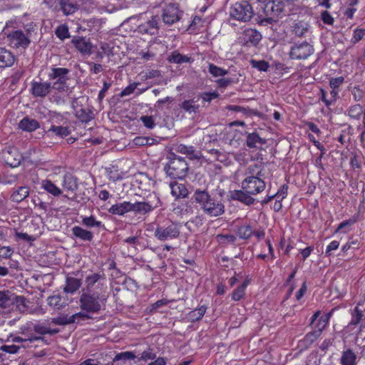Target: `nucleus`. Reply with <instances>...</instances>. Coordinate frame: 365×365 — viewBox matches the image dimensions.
Instances as JSON below:
<instances>
[{
    "mask_svg": "<svg viewBox=\"0 0 365 365\" xmlns=\"http://www.w3.org/2000/svg\"><path fill=\"white\" fill-rule=\"evenodd\" d=\"M29 195V187L27 186H21L13 192L11 195V200L15 202H21Z\"/></svg>",
    "mask_w": 365,
    "mask_h": 365,
    "instance_id": "nucleus-33",
    "label": "nucleus"
},
{
    "mask_svg": "<svg viewBox=\"0 0 365 365\" xmlns=\"http://www.w3.org/2000/svg\"><path fill=\"white\" fill-rule=\"evenodd\" d=\"M51 322L56 325H66L72 324V320L71 319V317L68 315H61L57 317H54L51 319Z\"/></svg>",
    "mask_w": 365,
    "mask_h": 365,
    "instance_id": "nucleus-54",
    "label": "nucleus"
},
{
    "mask_svg": "<svg viewBox=\"0 0 365 365\" xmlns=\"http://www.w3.org/2000/svg\"><path fill=\"white\" fill-rule=\"evenodd\" d=\"M262 170L263 168L261 165H250L246 170L245 175L247 177L254 176L262 178L263 176Z\"/></svg>",
    "mask_w": 365,
    "mask_h": 365,
    "instance_id": "nucleus-46",
    "label": "nucleus"
},
{
    "mask_svg": "<svg viewBox=\"0 0 365 365\" xmlns=\"http://www.w3.org/2000/svg\"><path fill=\"white\" fill-rule=\"evenodd\" d=\"M50 132L53 133L56 136L59 138H63L69 135L71 133V130L68 126L52 125L48 130V133Z\"/></svg>",
    "mask_w": 365,
    "mask_h": 365,
    "instance_id": "nucleus-41",
    "label": "nucleus"
},
{
    "mask_svg": "<svg viewBox=\"0 0 365 365\" xmlns=\"http://www.w3.org/2000/svg\"><path fill=\"white\" fill-rule=\"evenodd\" d=\"M60 9L66 16L74 14L78 10V4L70 0H60Z\"/></svg>",
    "mask_w": 365,
    "mask_h": 365,
    "instance_id": "nucleus-34",
    "label": "nucleus"
},
{
    "mask_svg": "<svg viewBox=\"0 0 365 365\" xmlns=\"http://www.w3.org/2000/svg\"><path fill=\"white\" fill-rule=\"evenodd\" d=\"M30 304V300L24 296L18 295L9 289L0 291V309L2 313L17 311L21 314H26Z\"/></svg>",
    "mask_w": 365,
    "mask_h": 365,
    "instance_id": "nucleus-3",
    "label": "nucleus"
},
{
    "mask_svg": "<svg viewBox=\"0 0 365 365\" xmlns=\"http://www.w3.org/2000/svg\"><path fill=\"white\" fill-rule=\"evenodd\" d=\"M208 71L215 77L223 76L228 73L227 70H224L212 63L209 65Z\"/></svg>",
    "mask_w": 365,
    "mask_h": 365,
    "instance_id": "nucleus-55",
    "label": "nucleus"
},
{
    "mask_svg": "<svg viewBox=\"0 0 365 365\" xmlns=\"http://www.w3.org/2000/svg\"><path fill=\"white\" fill-rule=\"evenodd\" d=\"M365 36V29H356L354 31L353 36L351 38L352 44H356L357 42L361 41L364 36Z\"/></svg>",
    "mask_w": 365,
    "mask_h": 365,
    "instance_id": "nucleus-59",
    "label": "nucleus"
},
{
    "mask_svg": "<svg viewBox=\"0 0 365 365\" xmlns=\"http://www.w3.org/2000/svg\"><path fill=\"white\" fill-rule=\"evenodd\" d=\"M170 187L171 194L176 198L185 197L188 195V190L184 184L173 182H170Z\"/></svg>",
    "mask_w": 365,
    "mask_h": 365,
    "instance_id": "nucleus-28",
    "label": "nucleus"
},
{
    "mask_svg": "<svg viewBox=\"0 0 365 365\" xmlns=\"http://www.w3.org/2000/svg\"><path fill=\"white\" fill-rule=\"evenodd\" d=\"M266 187V183L260 177H246L242 182V188L250 195H257Z\"/></svg>",
    "mask_w": 365,
    "mask_h": 365,
    "instance_id": "nucleus-11",
    "label": "nucleus"
},
{
    "mask_svg": "<svg viewBox=\"0 0 365 365\" xmlns=\"http://www.w3.org/2000/svg\"><path fill=\"white\" fill-rule=\"evenodd\" d=\"M217 242L222 247H226L228 245L235 244L237 237L232 234H220L216 236Z\"/></svg>",
    "mask_w": 365,
    "mask_h": 365,
    "instance_id": "nucleus-44",
    "label": "nucleus"
},
{
    "mask_svg": "<svg viewBox=\"0 0 365 365\" xmlns=\"http://www.w3.org/2000/svg\"><path fill=\"white\" fill-rule=\"evenodd\" d=\"M61 300L62 298L60 295L51 296L48 298V304L55 309H60L63 307Z\"/></svg>",
    "mask_w": 365,
    "mask_h": 365,
    "instance_id": "nucleus-52",
    "label": "nucleus"
},
{
    "mask_svg": "<svg viewBox=\"0 0 365 365\" xmlns=\"http://www.w3.org/2000/svg\"><path fill=\"white\" fill-rule=\"evenodd\" d=\"M342 365H356L357 356L351 349H347L342 352L341 359Z\"/></svg>",
    "mask_w": 365,
    "mask_h": 365,
    "instance_id": "nucleus-30",
    "label": "nucleus"
},
{
    "mask_svg": "<svg viewBox=\"0 0 365 365\" xmlns=\"http://www.w3.org/2000/svg\"><path fill=\"white\" fill-rule=\"evenodd\" d=\"M251 195L242 188L240 190H235L232 195V198L247 205H251L255 202V200Z\"/></svg>",
    "mask_w": 365,
    "mask_h": 365,
    "instance_id": "nucleus-23",
    "label": "nucleus"
},
{
    "mask_svg": "<svg viewBox=\"0 0 365 365\" xmlns=\"http://www.w3.org/2000/svg\"><path fill=\"white\" fill-rule=\"evenodd\" d=\"M107 177L110 180L115 182L123 179L121 173L118 172L117 167L111 166L106 169Z\"/></svg>",
    "mask_w": 365,
    "mask_h": 365,
    "instance_id": "nucleus-48",
    "label": "nucleus"
},
{
    "mask_svg": "<svg viewBox=\"0 0 365 365\" xmlns=\"http://www.w3.org/2000/svg\"><path fill=\"white\" fill-rule=\"evenodd\" d=\"M263 12L266 17L262 16L256 19L259 25L266 26L276 22L279 18H282L284 12V5L280 1L273 0L265 4L263 7Z\"/></svg>",
    "mask_w": 365,
    "mask_h": 365,
    "instance_id": "nucleus-4",
    "label": "nucleus"
},
{
    "mask_svg": "<svg viewBox=\"0 0 365 365\" xmlns=\"http://www.w3.org/2000/svg\"><path fill=\"white\" fill-rule=\"evenodd\" d=\"M82 224L85 227L88 228H93V227H103L104 228V225H103L102 222L96 220V217L93 215H91L89 217H83L82 218Z\"/></svg>",
    "mask_w": 365,
    "mask_h": 365,
    "instance_id": "nucleus-45",
    "label": "nucleus"
},
{
    "mask_svg": "<svg viewBox=\"0 0 365 365\" xmlns=\"http://www.w3.org/2000/svg\"><path fill=\"white\" fill-rule=\"evenodd\" d=\"M250 283V279H246L241 285L236 288L232 293V299L234 301H240L245 294V289Z\"/></svg>",
    "mask_w": 365,
    "mask_h": 365,
    "instance_id": "nucleus-39",
    "label": "nucleus"
},
{
    "mask_svg": "<svg viewBox=\"0 0 365 365\" xmlns=\"http://www.w3.org/2000/svg\"><path fill=\"white\" fill-rule=\"evenodd\" d=\"M320 331H318L317 329L312 331H310L306 334L304 336V341L306 344H311L314 342L321 335Z\"/></svg>",
    "mask_w": 365,
    "mask_h": 365,
    "instance_id": "nucleus-57",
    "label": "nucleus"
},
{
    "mask_svg": "<svg viewBox=\"0 0 365 365\" xmlns=\"http://www.w3.org/2000/svg\"><path fill=\"white\" fill-rule=\"evenodd\" d=\"M181 225L174 222H170L165 225L158 224L154 237L160 242L176 240L180 237Z\"/></svg>",
    "mask_w": 365,
    "mask_h": 365,
    "instance_id": "nucleus-6",
    "label": "nucleus"
},
{
    "mask_svg": "<svg viewBox=\"0 0 365 365\" xmlns=\"http://www.w3.org/2000/svg\"><path fill=\"white\" fill-rule=\"evenodd\" d=\"M71 42L81 53H91L92 45L86 39L85 37H74Z\"/></svg>",
    "mask_w": 365,
    "mask_h": 365,
    "instance_id": "nucleus-21",
    "label": "nucleus"
},
{
    "mask_svg": "<svg viewBox=\"0 0 365 365\" xmlns=\"http://www.w3.org/2000/svg\"><path fill=\"white\" fill-rule=\"evenodd\" d=\"M52 84L51 82H41L33 81L31 82V92L34 97H45L51 91Z\"/></svg>",
    "mask_w": 365,
    "mask_h": 365,
    "instance_id": "nucleus-13",
    "label": "nucleus"
},
{
    "mask_svg": "<svg viewBox=\"0 0 365 365\" xmlns=\"http://www.w3.org/2000/svg\"><path fill=\"white\" fill-rule=\"evenodd\" d=\"M91 313H88L85 311H81L78 313H76L71 317V319L72 320L73 323H78L79 321H83L86 319H91L92 317L90 316Z\"/></svg>",
    "mask_w": 365,
    "mask_h": 365,
    "instance_id": "nucleus-53",
    "label": "nucleus"
},
{
    "mask_svg": "<svg viewBox=\"0 0 365 365\" xmlns=\"http://www.w3.org/2000/svg\"><path fill=\"white\" fill-rule=\"evenodd\" d=\"M21 346L16 345H2L0 347V351L9 353V354H16Z\"/></svg>",
    "mask_w": 365,
    "mask_h": 365,
    "instance_id": "nucleus-62",
    "label": "nucleus"
},
{
    "mask_svg": "<svg viewBox=\"0 0 365 365\" xmlns=\"http://www.w3.org/2000/svg\"><path fill=\"white\" fill-rule=\"evenodd\" d=\"M359 220V215H353L351 218H349V220H344L343 222H341L337 229H336V232H338L339 230L343 229L344 227H345L346 226H348V225H354V223H356V222H358Z\"/></svg>",
    "mask_w": 365,
    "mask_h": 365,
    "instance_id": "nucleus-60",
    "label": "nucleus"
},
{
    "mask_svg": "<svg viewBox=\"0 0 365 365\" xmlns=\"http://www.w3.org/2000/svg\"><path fill=\"white\" fill-rule=\"evenodd\" d=\"M137 351H123L117 354L113 359V365H131V361L136 360Z\"/></svg>",
    "mask_w": 365,
    "mask_h": 365,
    "instance_id": "nucleus-17",
    "label": "nucleus"
},
{
    "mask_svg": "<svg viewBox=\"0 0 365 365\" xmlns=\"http://www.w3.org/2000/svg\"><path fill=\"white\" fill-rule=\"evenodd\" d=\"M266 143V140L261 138L256 132L249 133L246 136V145L250 148H257V144L261 145Z\"/></svg>",
    "mask_w": 365,
    "mask_h": 365,
    "instance_id": "nucleus-25",
    "label": "nucleus"
},
{
    "mask_svg": "<svg viewBox=\"0 0 365 365\" xmlns=\"http://www.w3.org/2000/svg\"><path fill=\"white\" fill-rule=\"evenodd\" d=\"M364 110L360 104L351 105L346 111L347 115L354 120H359Z\"/></svg>",
    "mask_w": 365,
    "mask_h": 365,
    "instance_id": "nucleus-40",
    "label": "nucleus"
},
{
    "mask_svg": "<svg viewBox=\"0 0 365 365\" xmlns=\"http://www.w3.org/2000/svg\"><path fill=\"white\" fill-rule=\"evenodd\" d=\"M365 327V316L358 307H356L351 312V319L346 326L349 331H352L355 327Z\"/></svg>",
    "mask_w": 365,
    "mask_h": 365,
    "instance_id": "nucleus-16",
    "label": "nucleus"
},
{
    "mask_svg": "<svg viewBox=\"0 0 365 365\" xmlns=\"http://www.w3.org/2000/svg\"><path fill=\"white\" fill-rule=\"evenodd\" d=\"M309 138L310 140L314 143V145L321 151L320 155L315 160V165L317 167L320 168L321 169H324L323 165L322 163V158H323L324 155L326 153L327 150L322 144H321L318 140H315L314 137L312 135L309 134Z\"/></svg>",
    "mask_w": 365,
    "mask_h": 365,
    "instance_id": "nucleus-42",
    "label": "nucleus"
},
{
    "mask_svg": "<svg viewBox=\"0 0 365 365\" xmlns=\"http://www.w3.org/2000/svg\"><path fill=\"white\" fill-rule=\"evenodd\" d=\"M188 170V164L185 158L174 153L170 155L169 162L164 168L167 175L173 179H182L187 175Z\"/></svg>",
    "mask_w": 365,
    "mask_h": 365,
    "instance_id": "nucleus-5",
    "label": "nucleus"
},
{
    "mask_svg": "<svg viewBox=\"0 0 365 365\" xmlns=\"http://www.w3.org/2000/svg\"><path fill=\"white\" fill-rule=\"evenodd\" d=\"M159 18L153 16L151 19L138 26V30L142 34L155 35L158 30Z\"/></svg>",
    "mask_w": 365,
    "mask_h": 365,
    "instance_id": "nucleus-14",
    "label": "nucleus"
},
{
    "mask_svg": "<svg viewBox=\"0 0 365 365\" xmlns=\"http://www.w3.org/2000/svg\"><path fill=\"white\" fill-rule=\"evenodd\" d=\"M93 113L91 110L81 108L76 110V117L81 121L87 123L90 121L92 118Z\"/></svg>",
    "mask_w": 365,
    "mask_h": 365,
    "instance_id": "nucleus-50",
    "label": "nucleus"
},
{
    "mask_svg": "<svg viewBox=\"0 0 365 365\" xmlns=\"http://www.w3.org/2000/svg\"><path fill=\"white\" fill-rule=\"evenodd\" d=\"M244 41L246 44L250 43L252 46H257L262 39V34L253 29H247L243 33Z\"/></svg>",
    "mask_w": 365,
    "mask_h": 365,
    "instance_id": "nucleus-20",
    "label": "nucleus"
},
{
    "mask_svg": "<svg viewBox=\"0 0 365 365\" xmlns=\"http://www.w3.org/2000/svg\"><path fill=\"white\" fill-rule=\"evenodd\" d=\"M158 205H154L151 202L146 201H136L134 203L131 202V212L137 215H145L151 212Z\"/></svg>",
    "mask_w": 365,
    "mask_h": 365,
    "instance_id": "nucleus-15",
    "label": "nucleus"
},
{
    "mask_svg": "<svg viewBox=\"0 0 365 365\" xmlns=\"http://www.w3.org/2000/svg\"><path fill=\"white\" fill-rule=\"evenodd\" d=\"M344 78L342 76L331 78L329 80V86L331 88L339 89V86L344 83Z\"/></svg>",
    "mask_w": 365,
    "mask_h": 365,
    "instance_id": "nucleus-63",
    "label": "nucleus"
},
{
    "mask_svg": "<svg viewBox=\"0 0 365 365\" xmlns=\"http://www.w3.org/2000/svg\"><path fill=\"white\" fill-rule=\"evenodd\" d=\"M254 234L252 227L247 224H243L238 227L237 230V235L240 239L248 240Z\"/></svg>",
    "mask_w": 365,
    "mask_h": 365,
    "instance_id": "nucleus-43",
    "label": "nucleus"
},
{
    "mask_svg": "<svg viewBox=\"0 0 365 365\" xmlns=\"http://www.w3.org/2000/svg\"><path fill=\"white\" fill-rule=\"evenodd\" d=\"M175 150L178 153L187 155L190 159H199L200 158V153L195 151L192 145L180 144L176 147Z\"/></svg>",
    "mask_w": 365,
    "mask_h": 365,
    "instance_id": "nucleus-35",
    "label": "nucleus"
},
{
    "mask_svg": "<svg viewBox=\"0 0 365 365\" xmlns=\"http://www.w3.org/2000/svg\"><path fill=\"white\" fill-rule=\"evenodd\" d=\"M41 187L55 197L59 196L62 194V190L48 180H44L42 181Z\"/></svg>",
    "mask_w": 365,
    "mask_h": 365,
    "instance_id": "nucleus-38",
    "label": "nucleus"
},
{
    "mask_svg": "<svg viewBox=\"0 0 365 365\" xmlns=\"http://www.w3.org/2000/svg\"><path fill=\"white\" fill-rule=\"evenodd\" d=\"M86 283L88 289L93 288L97 283L96 288L101 291V284H106V275L103 272L92 273L86 277Z\"/></svg>",
    "mask_w": 365,
    "mask_h": 365,
    "instance_id": "nucleus-18",
    "label": "nucleus"
},
{
    "mask_svg": "<svg viewBox=\"0 0 365 365\" xmlns=\"http://www.w3.org/2000/svg\"><path fill=\"white\" fill-rule=\"evenodd\" d=\"M107 285L101 284V292H83L79 299V306L83 311L91 314H96L105 309L108 298Z\"/></svg>",
    "mask_w": 365,
    "mask_h": 365,
    "instance_id": "nucleus-2",
    "label": "nucleus"
},
{
    "mask_svg": "<svg viewBox=\"0 0 365 365\" xmlns=\"http://www.w3.org/2000/svg\"><path fill=\"white\" fill-rule=\"evenodd\" d=\"M14 253V249L11 247H0V258L8 259Z\"/></svg>",
    "mask_w": 365,
    "mask_h": 365,
    "instance_id": "nucleus-64",
    "label": "nucleus"
},
{
    "mask_svg": "<svg viewBox=\"0 0 365 365\" xmlns=\"http://www.w3.org/2000/svg\"><path fill=\"white\" fill-rule=\"evenodd\" d=\"M156 358V354L154 351V349L148 346L145 349L143 350L141 352L140 351H137V358L135 362H139L140 361H147L149 360H153Z\"/></svg>",
    "mask_w": 365,
    "mask_h": 365,
    "instance_id": "nucleus-36",
    "label": "nucleus"
},
{
    "mask_svg": "<svg viewBox=\"0 0 365 365\" xmlns=\"http://www.w3.org/2000/svg\"><path fill=\"white\" fill-rule=\"evenodd\" d=\"M72 233L76 238L83 241L91 242L93 238V233L79 226H74L72 228Z\"/></svg>",
    "mask_w": 365,
    "mask_h": 365,
    "instance_id": "nucleus-27",
    "label": "nucleus"
},
{
    "mask_svg": "<svg viewBox=\"0 0 365 365\" xmlns=\"http://www.w3.org/2000/svg\"><path fill=\"white\" fill-rule=\"evenodd\" d=\"M140 120L147 128L153 129L155 126V119L152 115H143Z\"/></svg>",
    "mask_w": 365,
    "mask_h": 365,
    "instance_id": "nucleus-58",
    "label": "nucleus"
},
{
    "mask_svg": "<svg viewBox=\"0 0 365 365\" xmlns=\"http://www.w3.org/2000/svg\"><path fill=\"white\" fill-rule=\"evenodd\" d=\"M199 98H192L185 100L180 105V107L188 113H196L198 112L200 105L198 103Z\"/></svg>",
    "mask_w": 365,
    "mask_h": 365,
    "instance_id": "nucleus-31",
    "label": "nucleus"
},
{
    "mask_svg": "<svg viewBox=\"0 0 365 365\" xmlns=\"http://www.w3.org/2000/svg\"><path fill=\"white\" fill-rule=\"evenodd\" d=\"M250 64L253 68L260 71H267L269 67V63L264 60L256 61L252 59L250 61Z\"/></svg>",
    "mask_w": 365,
    "mask_h": 365,
    "instance_id": "nucleus-56",
    "label": "nucleus"
},
{
    "mask_svg": "<svg viewBox=\"0 0 365 365\" xmlns=\"http://www.w3.org/2000/svg\"><path fill=\"white\" fill-rule=\"evenodd\" d=\"M81 286V281L73 277H68L66 281V285L63 288L64 292L67 294H73Z\"/></svg>",
    "mask_w": 365,
    "mask_h": 365,
    "instance_id": "nucleus-29",
    "label": "nucleus"
},
{
    "mask_svg": "<svg viewBox=\"0 0 365 365\" xmlns=\"http://www.w3.org/2000/svg\"><path fill=\"white\" fill-rule=\"evenodd\" d=\"M31 29L13 30L7 34L9 43L14 48H26L31 43Z\"/></svg>",
    "mask_w": 365,
    "mask_h": 365,
    "instance_id": "nucleus-8",
    "label": "nucleus"
},
{
    "mask_svg": "<svg viewBox=\"0 0 365 365\" xmlns=\"http://www.w3.org/2000/svg\"><path fill=\"white\" fill-rule=\"evenodd\" d=\"M329 316H322L318 320V322L317 323L315 327L318 331H320L321 333L327 327L329 322Z\"/></svg>",
    "mask_w": 365,
    "mask_h": 365,
    "instance_id": "nucleus-61",
    "label": "nucleus"
},
{
    "mask_svg": "<svg viewBox=\"0 0 365 365\" xmlns=\"http://www.w3.org/2000/svg\"><path fill=\"white\" fill-rule=\"evenodd\" d=\"M15 61L16 57L11 51L5 48H0V68L11 67Z\"/></svg>",
    "mask_w": 365,
    "mask_h": 365,
    "instance_id": "nucleus-19",
    "label": "nucleus"
},
{
    "mask_svg": "<svg viewBox=\"0 0 365 365\" xmlns=\"http://www.w3.org/2000/svg\"><path fill=\"white\" fill-rule=\"evenodd\" d=\"M40 127L39 123L33 118L26 116L19 123V128L24 131L32 132Z\"/></svg>",
    "mask_w": 365,
    "mask_h": 365,
    "instance_id": "nucleus-24",
    "label": "nucleus"
},
{
    "mask_svg": "<svg viewBox=\"0 0 365 365\" xmlns=\"http://www.w3.org/2000/svg\"><path fill=\"white\" fill-rule=\"evenodd\" d=\"M309 26L307 23L299 21L294 24L293 27V32L297 36L302 37L309 31Z\"/></svg>",
    "mask_w": 365,
    "mask_h": 365,
    "instance_id": "nucleus-47",
    "label": "nucleus"
},
{
    "mask_svg": "<svg viewBox=\"0 0 365 365\" xmlns=\"http://www.w3.org/2000/svg\"><path fill=\"white\" fill-rule=\"evenodd\" d=\"M108 211L112 215L123 216L131 212V202L124 201L123 202L116 203L113 205Z\"/></svg>",
    "mask_w": 365,
    "mask_h": 365,
    "instance_id": "nucleus-22",
    "label": "nucleus"
},
{
    "mask_svg": "<svg viewBox=\"0 0 365 365\" xmlns=\"http://www.w3.org/2000/svg\"><path fill=\"white\" fill-rule=\"evenodd\" d=\"M192 199L199 204L203 212L209 217H216L220 216L225 211L222 200L220 197L212 196L205 190H196Z\"/></svg>",
    "mask_w": 365,
    "mask_h": 365,
    "instance_id": "nucleus-1",
    "label": "nucleus"
},
{
    "mask_svg": "<svg viewBox=\"0 0 365 365\" xmlns=\"http://www.w3.org/2000/svg\"><path fill=\"white\" fill-rule=\"evenodd\" d=\"M253 15L254 11L250 3L246 1L235 3L230 8V11L231 18L242 22L250 21Z\"/></svg>",
    "mask_w": 365,
    "mask_h": 365,
    "instance_id": "nucleus-9",
    "label": "nucleus"
},
{
    "mask_svg": "<svg viewBox=\"0 0 365 365\" xmlns=\"http://www.w3.org/2000/svg\"><path fill=\"white\" fill-rule=\"evenodd\" d=\"M168 61L171 63L182 64L191 63L192 58L187 56L180 53L178 51L171 52L168 56Z\"/></svg>",
    "mask_w": 365,
    "mask_h": 365,
    "instance_id": "nucleus-32",
    "label": "nucleus"
},
{
    "mask_svg": "<svg viewBox=\"0 0 365 365\" xmlns=\"http://www.w3.org/2000/svg\"><path fill=\"white\" fill-rule=\"evenodd\" d=\"M55 34L62 41L70 37L68 26L66 24H61L57 26Z\"/></svg>",
    "mask_w": 365,
    "mask_h": 365,
    "instance_id": "nucleus-49",
    "label": "nucleus"
},
{
    "mask_svg": "<svg viewBox=\"0 0 365 365\" xmlns=\"http://www.w3.org/2000/svg\"><path fill=\"white\" fill-rule=\"evenodd\" d=\"M62 186L64 190L75 192L78 189L77 178L70 173H67L63 176Z\"/></svg>",
    "mask_w": 365,
    "mask_h": 365,
    "instance_id": "nucleus-26",
    "label": "nucleus"
},
{
    "mask_svg": "<svg viewBox=\"0 0 365 365\" xmlns=\"http://www.w3.org/2000/svg\"><path fill=\"white\" fill-rule=\"evenodd\" d=\"M70 70L66 68L52 67L48 74V79L55 81L52 87L59 92L66 91L68 88V81L70 79Z\"/></svg>",
    "mask_w": 365,
    "mask_h": 365,
    "instance_id": "nucleus-7",
    "label": "nucleus"
},
{
    "mask_svg": "<svg viewBox=\"0 0 365 365\" xmlns=\"http://www.w3.org/2000/svg\"><path fill=\"white\" fill-rule=\"evenodd\" d=\"M183 15V11L180 9L176 4H169L162 10V19L165 24L171 26L178 22Z\"/></svg>",
    "mask_w": 365,
    "mask_h": 365,
    "instance_id": "nucleus-10",
    "label": "nucleus"
},
{
    "mask_svg": "<svg viewBox=\"0 0 365 365\" xmlns=\"http://www.w3.org/2000/svg\"><path fill=\"white\" fill-rule=\"evenodd\" d=\"M207 310V307L205 305H202L200 307L190 311L187 314V319L191 322H195L197 321L200 320L203 316L205 315Z\"/></svg>",
    "mask_w": 365,
    "mask_h": 365,
    "instance_id": "nucleus-37",
    "label": "nucleus"
},
{
    "mask_svg": "<svg viewBox=\"0 0 365 365\" xmlns=\"http://www.w3.org/2000/svg\"><path fill=\"white\" fill-rule=\"evenodd\" d=\"M314 49L309 43L304 41L300 43H294L290 49L289 57L294 60L306 59L313 54Z\"/></svg>",
    "mask_w": 365,
    "mask_h": 365,
    "instance_id": "nucleus-12",
    "label": "nucleus"
},
{
    "mask_svg": "<svg viewBox=\"0 0 365 365\" xmlns=\"http://www.w3.org/2000/svg\"><path fill=\"white\" fill-rule=\"evenodd\" d=\"M204 21L202 18H200L198 16H195L191 24L189 25V27L187 29V31H189L190 33H192L197 30H199L201 27L203 26Z\"/></svg>",
    "mask_w": 365,
    "mask_h": 365,
    "instance_id": "nucleus-51",
    "label": "nucleus"
}]
</instances>
